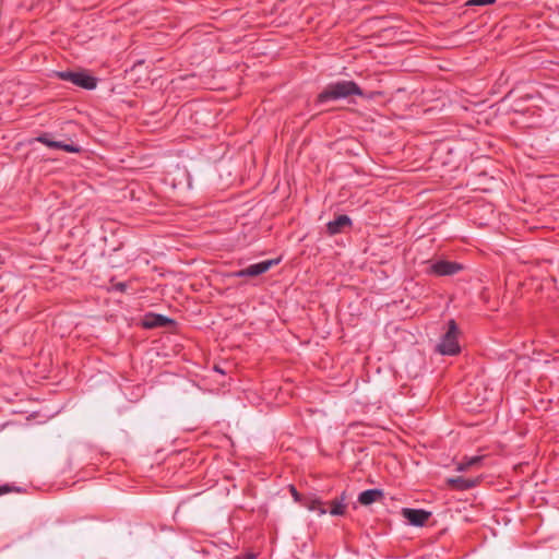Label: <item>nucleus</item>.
I'll list each match as a JSON object with an SVG mask.
<instances>
[{
	"instance_id": "obj_7",
	"label": "nucleus",
	"mask_w": 559,
	"mask_h": 559,
	"mask_svg": "<svg viewBox=\"0 0 559 559\" xmlns=\"http://www.w3.org/2000/svg\"><path fill=\"white\" fill-rule=\"evenodd\" d=\"M350 225V218L347 215H340L326 225L330 235L343 233Z\"/></svg>"
},
{
	"instance_id": "obj_6",
	"label": "nucleus",
	"mask_w": 559,
	"mask_h": 559,
	"mask_svg": "<svg viewBox=\"0 0 559 559\" xmlns=\"http://www.w3.org/2000/svg\"><path fill=\"white\" fill-rule=\"evenodd\" d=\"M432 271L437 275H452L457 273L462 266L455 262L439 261L431 266Z\"/></svg>"
},
{
	"instance_id": "obj_17",
	"label": "nucleus",
	"mask_w": 559,
	"mask_h": 559,
	"mask_svg": "<svg viewBox=\"0 0 559 559\" xmlns=\"http://www.w3.org/2000/svg\"><path fill=\"white\" fill-rule=\"evenodd\" d=\"M10 491L8 486H0V496Z\"/></svg>"
},
{
	"instance_id": "obj_4",
	"label": "nucleus",
	"mask_w": 559,
	"mask_h": 559,
	"mask_svg": "<svg viewBox=\"0 0 559 559\" xmlns=\"http://www.w3.org/2000/svg\"><path fill=\"white\" fill-rule=\"evenodd\" d=\"M278 262H280V259L265 260V261H262V262H259L255 264H251L248 267L236 272L234 275L238 276V277H241V276L254 277V276L265 273L272 266L276 265Z\"/></svg>"
},
{
	"instance_id": "obj_16",
	"label": "nucleus",
	"mask_w": 559,
	"mask_h": 559,
	"mask_svg": "<svg viewBox=\"0 0 559 559\" xmlns=\"http://www.w3.org/2000/svg\"><path fill=\"white\" fill-rule=\"evenodd\" d=\"M289 490H290L292 496H293V498H294V500H295L296 502H301V503H304V499H305V498H304V497H302V496H301V495L296 490V488H295L294 486H289Z\"/></svg>"
},
{
	"instance_id": "obj_8",
	"label": "nucleus",
	"mask_w": 559,
	"mask_h": 559,
	"mask_svg": "<svg viewBox=\"0 0 559 559\" xmlns=\"http://www.w3.org/2000/svg\"><path fill=\"white\" fill-rule=\"evenodd\" d=\"M447 481L452 488L460 490L473 488L478 483L476 478H464L461 476L449 478Z\"/></svg>"
},
{
	"instance_id": "obj_13",
	"label": "nucleus",
	"mask_w": 559,
	"mask_h": 559,
	"mask_svg": "<svg viewBox=\"0 0 559 559\" xmlns=\"http://www.w3.org/2000/svg\"><path fill=\"white\" fill-rule=\"evenodd\" d=\"M331 509L330 514L331 515H343L346 510V503H345V495L343 493L340 499H335L330 502Z\"/></svg>"
},
{
	"instance_id": "obj_2",
	"label": "nucleus",
	"mask_w": 559,
	"mask_h": 559,
	"mask_svg": "<svg viewBox=\"0 0 559 559\" xmlns=\"http://www.w3.org/2000/svg\"><path fill=\"white\" fill-rule=\"evenodd\" d=\"M57 76L63 81H69L74 85L86 90H93L96 87V79L91 76L86 71H60L57 72Z\"/></svg>"
},
{
	"instance_id": "obj_15",
	"label": "nucleus",
	"mask_w": 559,
	"mask_h": 559,
	"mask_svg": "<svg viewBox=\"0 0 559 559\" xmlns=\"http://www.w3.org/2000/svg\"><path fill=\"white\" fill-rule=\"evenodd\" d=\"M496 0H469L466 2L467 5H488L492 4Z\"/></svg>"
},
{
	"instance_id": "obj_12",
	"label": "nucleus",
	"mask_w": 559,
	"mask_h": 559,
	"mask_svg": "<svg viewBox=\"0 0 559 559\" xmlns=\"http://www.w3.org/2000/svg\"><path fill=\"white\" fill-rule=\"evenodd\" d=\"M38 141H40L41 143L46 144L49 147L61 148V150H64L70 153H78L80 151V148L78 146H74L72 144H64V143L58 142V141H51L46 135L40 136L38 139Z\"/></svg>"
},
{
	"instance_id": "obj_3",
	"label": "nucleus",
	"mask_w": 559,
	"mask_h": 559,
	"mask_svg": "<svg viewBox=\"0 0 559 559\" xmlns=\"http://www.w3.org/2000/svg\"><path fill=\"white\" fill-rule=\"evenodd\" d=\"M457 326L453 320L449 322V329L443 336L438 349L442 355H456L460 352L457 343Z\"/></svg>"
},
{
	"instance_id": "obj_14",
	"label": "nucleus",
	"mask_w": 559,
	"mask_h": 559,
	"mask_svg": "<svg viewBox=\"0 0 559 559\" xmlns=\"http://www.w3.org/2000/svg\"><path fill=\"white\" fill-rule=\"evenodd\" d=\"M480 460H481L480 456H473V457L466 459L457 464L456 469L460 472L467 471V469L478 465Z\"/></svg>"
},
{
	"instance_id": "obj_9",
	"label": "nucleus",
	"mask_w": 559,
	"mask_h": 559,
	"mask_svg": "<svg viewBox=\"0 0 559 559\" xmlns=\"http://www.w3.org/2000/svg\"><path fill=\"white\" fill-rule=\"evenodd\" d=\"M302 506L309 511H317L319 515L326 513L323 501L316 496L305 497Z\"/></svg>"
},
{
	"instance_id": "obj_1",
	"label": "nucleus",
	"mask_w": 559,
	"mask_h": 559,
	"mask_svg": "<svg viewBox=\"0 0 559 559\" xmlns=\"http://www.w3.org/2000/svg\"><path fill=\"white\" fill-rule=\"evenodd\" d=\"M362 92L353 81H338L326 85V87L318 95V103L329 100H337L346 98L350 95H361Z\"/></svg>"
},
{
	"instance_id": "obj_10",
	"label": "nucleus",
	"mask_w": 559,
	"mask_h": 559,
	"mask_svg": "<svg viewBox=\"0 0 559 559\" xmlns=\"http://www.w3.org/2000/svg\"><path fill=\"white\" fill-rule=\"evenodd\" d=\"M171 322L170 319L160 314H148L145 317L143 321V325L147 329H153L157 326H165Z\"/></svg>"
},
{
	"instance_id": "obj_5",
	"label": "nucleus",
	"mask_w": 559,
	"mask_h": 559,
	"mask_svg": "<svg viewBox=\"0 0 559 559\" xmlns=\"http://www.w3.org/2000/svg\"><path fill=\"white\" fill-rule=\"evenodd\" d=\"M402 515L409 522V524L414 526H423L428 521L431 513L425 510L404 508L402 509Z\"/></svg>"
},
{
	"instance_id": "obj_11",
	"label": "nucleus",
	"mask_w": 559,
	"mask_h": 559,
	"mask_svg": "<svg viewBox=\"0 0 559 559\" xmlns=\"http://www.w3.org/2000/svg\"><path fill=\"white\" fill-rule=\"evenodd\" d=\"M382 495H383L382 491L379 489H369V490L362 491L359 495L358 501L362 506H369V504L378 501L380 498H382Z\"/></svg>"
}]
</instances>
